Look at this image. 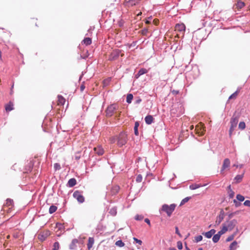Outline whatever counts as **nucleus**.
Instances as JSON below:
<instances>
[{
    "label": "nucleus",
    "instance_id": "obj_1",
    "mask_svg": "<svg viewBox=\"0 0 250 250\" xmlns=\"http://www.w3.org/2000/svg\"><path fill=\"white\" fill-rule=\"evenodd\" d=\"M127 141V134L122 131L117 136V145L119 147H122L125 145Z\"/></svg>",
    "mask_w": 250,
    "mask_h": 250
},
{
    "label": "nucleus",
    "instance_id": "obj_2",
    "mask_svg": "<svg viewBox=\"0 0 250 250\" xmlns=\"http://www.w3.org/2000/svg\"><path fill=\"white\" fill-rule=\"evenodd\" d=\"M175 207L176 205L174 204H172L169 206L167 204H164L161 209H160L159 211L160 213L161 211H164L166 212L168 216L170 217L174 210Z\"/></svg>",
    "mask_w": 250,
    "mask_h": 250
},
{
    "label": "nucleus",
    "instance_id": "obj_3",
    "mask_svg": "<svg viewBox=\"0 0 250 250\" xmlns=\"http://www.w3.org/2000/svg\"><path fill=\"white\" fill-rule=\"evenodd\" d=\"M118 109V105L116 104H111L108 105L105 110L106 116L107 117H111L115 111Z\"/></svg>",
    "mask_w": 250,
    "mask_h": 250
},
{
    "label": "nucleus",
    "instance_id": "obj_4",
    "mask_svg": "<svg viewBox=\"0 0 250 250\" xmlns=\"http://www.w3.org/2000/svg\"><path fill=\"white\" fill-rule=\"evenodd\" d=\"M238 122V117L237 116L233 117L231 118L230 120V126L229 129V135L230 136H231L233 131L234 130V128L236 127L237 124Z\"/></svg>",
    "mask_w": 250,
    "mask_h": 250
},
{
    "label": "nucleus",
    "instance_id": "obj_5",
    "mask_svg": "<svg viewBox=\"0 0 250 250\" xmlns=\"http://www.w3.org/2000/svg\"><path fill=\"white\" fill-rule=\"evenodd\" d=\"M73 196L79 203H83L84 202V197L82 195L81 191L79 190L75 191L73 194Z\"/></svg>",
    "mask_w": 250,
    "mask_h": 250
},
{
    "label": "nucleus",
    "instance_id": "obj_6",
    "mask_svg": "<svg viewBox=\"0 0 250 250\" xmlns=\"http://www.w3.org/2000/svg\"><path fill=\"white\" fill-rule=\"evenodd\" d=\"M121 52L122 50L118 49L113 50L109 56V60L110 61H113L117 59L120 56Z\"/></svg>",
    "mask_w": 250,
    "mask_h": 250
},
{
    "label": "nucleus",
    "instance_id": "obj_7",
    "mask_svg": "<svg viewBox=\"0 0 250 250\" xmlns=\"http://www.w3.org/2000/svg\"><path fill=\"white\" fill-rule=\"evenodd\" d=\"M141 0H125V5L126 7L133 6L138 3Z\"/></svg>",
    "mask_w": 250,
    "mask_h": 250
},
{
    "label": "nucleus",
    "instance_id": "obj_8",
    "mask_svg": "<svg viewBox=\"0 0 250 250\" xmlns=\"http://www.w3.org/2000/svg\"><path fill=\"white\" fill-rule=\"evenodd\" d=\"M237 224V220L236 219H233L230 221H227V225L226 227H228V230L229 229V230H231L234 228Z\"/></svg>",
    "mask_w": 250,
    "mask_h": 250
},
{
    "label": "nucleus",
    "instance_id": "obj_9",
    "mask_svg": "<svg viewBox=\"0 0 250 250\" xmlns=\"http://www.w3.org/2000/svg\"><path fill=\"white\" fill-rule=\"evenodd\" d=\"M94 150L99 156H101L104 153V150L101 146H98L96 147H94Z\"/></svg>",
    "mask_w": 250,
    "mask_h": 250
},
{
    "label": "nucleus",
    "instance_id": "obj_10",
    "mask_svg": "<svg viewBox=\"0 0 250 250\" xmlns=\"http://www.w3.org/2000/svg\"><path fill=\"white\" fill-rule=\"evenodd\" d=\"M224 214L225 212L223 209H222L220 212L219 216H218L216 222L217 223V224H219L223 220L224 217Z\"/></svg>",
    "mask_w": 250,
    "mask_h": 250
},
{
    "label": "nucleus",
    "instance_id": "obj_11",
    "mask_svg": "<svg viewBox=\"0 0 250 250\" xmlns=\"http://www.w3.org/2000/svg\"><path fill=\"white\" fill-rule=\"evenodd\" d=\"M119 189L120 187L118 186L115 185L112 186L110 189L111 194L112 195L116 194L119 191Z\"/></svg>",
    "mask_w": 250,
    "mask_h": 250
},
{
    "label": "nucleus",
    "instance_id": "obj_12",
    "mask_svg": "<svg viewBox=\"0 0 250 250\" xmlns=\"http://www.w3.org/2000/svg\"><path fill=\"white\" fill-rule=\"evenodd\" d=\"M153 116L150 115H147L145 118V122L147 125H151L153 122Z\"/></svg>",
    "mask_w": 250,
    "mask_h": 250
},
{
    "label": "nucleus",
    "instance_id": "obj_13",
    "mask_svg": "<svg viewBox=\"0 0 250 250\" xmlns=\"http://www.w3.org/2000/svg\"><path fill=\"white\" fill-rule=\"evenodd\" d=\"M77 183L76 180L73 178L69 179L67 182V186L69 188H72L74 187L75 185H76Z\"/></svg>",
    "mask_w": 250,
    "mask_h": 250
},
{
    "label": "nucleus",
    "instance_id": "obj_14",
    "mask_svg": "<svg viewBox=\"0 0 250 250\" xmlns=\"http://www.w3.org/2000/svg\"><path fill=\"white\" fill-rule=\"evenodd\" d=\"M230 162L229 159L226 158L224 159L222 167L223 168H227L230 167Z\"/></svg>",
    "mask_w": 250,
    "mask_h": 250
},
{
    "label": "nucleus",
    "instance_id": "obj_15",
    "mask_svg": "<svg viewBox=\"0 0 250 250\" xmlns=\"http://www.w3.org/2000/svg\"><path fill=\"white\" fill-rule=\"evenodd\" d=\"M94 243V239L93 237H89L87 243V249L90 250L93 247Z\"/></svg>",
    "mask_w": 250,
    "mask_h": 250
},
{
    "label": "nucleus",
    "instance_id": "obj_16",
    "mask_svg": "<svg viewBox=\"0 0 250 250\" xmlns=\"http://www.w3.org/2000/svg\"><path fill=\"white\" fill-rule=\"evenodd\" d=\"M176 30L179 31H183L185 30V25L183 23L182 24H177L175 26Z\"/></svg>",
    "mask_w": 250,
    "mask_h": 250
},
{
    "label": "nucleus",
    "instance_id": "obj_17",
    "mask_svg": "<svg viewBox=\"0 0 250 250\" xmlns=\"http://www.w3.org/2000/svg\"><path fill=\"white\" fill-rule=\"evenodd\" d=\"M82 43L86 45H90L92 43V40L89 37L85 38L82 41Z\"/></svg>",
    "mask_w": 250,
    "mask_h": 250
},
{
    "label": "nucleus",
    "instance_id": "obj_18",
    "mask_svg": "<svg viewBox=\"0 0 250 250\" xmlns=\"http://www.w3.org/2000/svg\"><path fill=\"white\" fill-rule=\"evenodd\" d=\"M228 194L229 198H232L234 196L235 193L231 189V186L229 185L228 187Z\"/></svg>",
    "mask_w": 250,
    "mask_h": 250
},
{
    "label": "nucleus",
    "instance_id": "obj_19",
    "mask_svg": "<svg viewBox=\"0 0 250 250\" xmlns=\"http://www.w3.org/2000/svg\"><path fill=\"white\" fill-rule=\"evenodd\" d=\"M13 108V104L11 102L5 105V110L7 112H9L12 110Z\"/></svg>",
    "mask_w": 250,
    "mask_h": 250
},
{
    "label": "nucleus",
    "instance_id": "obj_20",
    "mask_svg": "<svg viewBox=\"0 0 250 250\" xmlns=\"http://www.w3.org/2000/svg\"><path fill=\"white\" fill-rule=\"evenodd\" d=\"M117 207H114L110 209L109 213L111 215H112L113 216H115L117 214Z\"/></svg>",
    "mask_w": 250,
    "mask_h": 250
},
{
    "label": "nucleus",
    "instance_id": "obj_21",
    "mask_svg": "<svg viewBox=\"0 0 250 250\" xmlns=\"http://www.w3.org/2000/svg\"><path fill=\"white\" fill-rule=\"evenodd\" d=\"M58 98L59 104L61 105H63L65 102V99L61 95H58Z\"/></svg>",
    "mask_w": 250,
    "mask_h": 250
},
{
    "label": "nucleus",
    "instance_id": "obj_22",
    "mask_svg": "<svg viewBox=\"0 0 250 250\" xmlns=\"http://www.w3.org/2000/svg\"><path fill=\"white\" fill-rule=\"evenodd\" d=\"M228 230V227H227L226 226H223L221 230L218 232V233L221 236L222 234L225 233Z\"/></svg>",
    "mask_w": 250,
    "mask_h": 250
},
{
    "label": "nucleus",
    "instance_id": "obj_23",
    "mask_svg": "<svg viewBox=\"0 0 250 250\" xmlns=\"http://www.w3.org/2000/svg\"><path fill=\"white\" fill-rule=\"evenodd\" d=\"M221 236L217 233L213 235L212 241L214 243L218 242Z\"/></svg>",
    "mask_w": 250,
    "mask_h": 250
},
{
    "label": "nucleus",
    "instance_id": "obj_24",
    "mask_svg": "<svg viewBox=\"0 0 250 250\" xmlns=\"http://www.w3.org/2000/svg\"><path fill=\"white\" fill-rule=\"evenodd\" d=\"M243 177V174L237 175L235 177L234 180H235L236 183H240L242 181Z\"/></svg>",
    "mask_w": 250,
    "mask_h": 250
},
{
    "label": "nucleus",
    "instance_id": "obj_25",
    "mask_svg": "<svg viewBox=\"0 0 250 250\" xmlns=\"http://www.w3.org/2000/svg\"><path fill=\"white\" fill-rule=\"evenodd\" d=\"M202 186L201 185L194 184H192V185H190L189 188L191 190H194V189H196L197 188H198L201 187Z\"/></svg>",
    "mask_w": 250,
    "mask_h": 250
},
{
    "label": "nucleus",
    "instance_id": "obj_26",
    "mask_svg": "<svg viewBox=\"0 0 250 250\" xmlns=\"http://www.w3.org/2000/svg\"><path fill=\"white\" fill-rule=\"evenodd\" d=\"M57 209V207L54 205H52L50 207L49 209V212L50 214H52L55 212Z\"/></svg>",
    "mask_w": 250,
    "mask_h": 250
},
{
    "label": "nucleus",
    "instance_id": "obj_27",
    "mask_svg": "<svg viewBox=\"0 0 250 250\" xmlns=\"http://www.w3.org/2000/svg\"><path fill=\"white\" fill-rule=\"evenodd\" d=\"M237 245V242L236 241H233L231 243L229 246L230 250H234L236 249V246Z\"/></svg>",
    "mask_w": 250,
    "mask_h": 250
},
{
    "label": "nucleus",
    "instance_id": "obj_28",
    "mask_svg": "<svg viewBox=\"0 0 250 250\" xmlns=\"http://www.w3.org/2000/svg\"><path fill=\"white\" fill-rule=\"evenodd\" d=\"M180 111H179V113H176L177 115V116H179L181 114H182L183 113V112L182 111V105H180ZM171 114H176V112H175V109L174 108H172L171 110Z\"/></svg>",
    "mask_w": 250,
    "mask_h": 250
},
{
    "label": "nucleus",
    "instance_id": "obj_29",
    "mask_svg": "<svg viewBox=\"0 0 250 250\" xmlns=\"http://www.w3.org/2000/svg\"><path fill=\"white\" fill-rule=\"evenodd\" d=\"M133 96L132 94H128L126 97V102L128 104L131 103Z\"/></svg>",
    "mask_w": 250,
    "mask_h": 250
},
{
    "label": "nucleus",
    "instance_id": "obj_30",
    "mask_svg": "<svg viewBox=\"0 0 250 250\" xmlns=\"http://www.w3.org/2000/svg\"><path fill=\"white\" fill-rule=\"evenodd\" d=\"M56 228L58 229V230H62L64 229V227L63 225L60 223H57L56 224Z\"/></svg>",
    "mask_w": 250,
    "mask_h": 250
},
{
    "label": "nucleus",
    "instance_id": "obj_31",
    "mask_svg": "<svg viewBox=\"0 0 250 250\" xmlns=\"http://www.w3.org/2000/svg\"><path fill=\"white\" fill-rule=\"evenodd\" d=\"M244 2L240 0L238 1L236 4L237 7L239 9L242 8L244 6Z\"/></svg>",
    "mask_w": 250,
    "mask_h": 250
},
{
    "label": "nucleus",
    "instance_id": "obj_32",
    "mask_svg": "<svg viewBox=\"0 0 250 250\" xmlns=\"http://www.w3.org/2000/svg\"><path fill=\"white\" fill-rule=\"evenodd\" d=\"M191 198L190 197H187L184 198L181 202L180 205L182 206L184 205L186 203L188 202L189 200Z\"/></svg>",
    "mask_w": 250,
    "mask_h": 250
},
{
    "label": "nucleus",
    "instance_id": "obj_33",
    "mask_svg": "<svg viewBox=\"0 0 250 250\" xmlns=\"http://www.w3.org/2000/svg\"><path fill=\"white\" fill-rule=\"evenodd\" d=\"M109 141L110 143L114 144L116 142L117 143V136H113L110 138Z\"/></svg>",
    "mask_w": 250,
    "mask_h": 250
},
{
    "label": "nucleus",
    "instance_id": "obj_34",
    "mask_svg": "<svg viewBox=\"0 0 250 250\" xmlns=\"http://www.w3.org/2000/svg\"><path fill=\"white\" fill-rule=\"evenodd\" d=\"M147 72L148 71L146 68H142L138 71V72L139 73V74L142 75L143 74L147 73Z\"/></svg>",
    "mask_w": 250,
    "mask_h": 250
},
{
    "label": "nucleus",
    "instance_id": "obj_35",
    "mask_svg": "<svg viewBox=\"0 0 250 250\" xmlns=\"http://www.w3.org/2000/svg\"><path fill=\"white\" fill-rule=\"evenodd\" d=\"M60 249V244L58 242H55L53 244V250H59Z\"/></svg>",
    "mask_w": 250,
    "mask_h": 250
},
{
    "label": "nucleus",
    "instance_id": "obj_36",
    "mask_svg": "<svg viewBox=\"0 0 250 250\" xmlns=\"http://www.w3.org/2000/svg\"><path fill=\"white\" fill-rule=\"evenodd\" d=\"M115 245L119 247H122L125 245L124 243L121 240L116 242Z\"/></svg>",
    "mask_w": 250,
    "mask_h": 250
},
{
    "label": "nucleus",
    "instance_id": "obj_37",
    "mask_svg": "<svg viewBox=\"0 0 250 250\" xmlns=\"http://www.w3.org/2000/svg\"><path fill=\"white\" fill-rule=\"evenodd\" d=\"M236 199L239 202H242L245 200V197L241 194H237Z\"/></svg>",
    "mask_w": 250,
    "mask_h": 250
},
{
    "label": "nucleus",
    "instance_id": "obj_38",
    "mask_svg": "<svg viewBox=\"0 0 250 250\" xmlns=\"http://www.w3.org/2000/svg\"><path fill=\"white\" fill-rule=\"evenodd\" d=\"M239 128L241 129V130H243V129H244L246 127V124L245 123V122H240V123L239 124Z\"/></svg>",
    "mask_w": 250,
    "mask_h": 250
},
{
    "label": "nucleus",
    "instance_id": "obj_39",
    "mask_svg": "<svg viewBox=\"0 0 250 250\" xmlns=\"http://www.w3.org/2000/svg\"><path fill=\"white\" fill-rule=\"evenodd\" d=\"M202 234L204 235L207 238H210L212 236L209 231L206 232H203Z\"/></svg>",
    "mask_w": 250,
    "mask_h": 250
},
{
    "label": "nucleus",
    "instance_id": "obj_40",
    "mask_svg": "<svg viewBox=\"0 0 250 250\" xmlns=\"http://www.w3.org/2000/svg\"><path fill=\"white\" fill-rule=\"evenodd\" d=\"M144 218V216L142 215L137 214L135 216V219L137 221H141Z\"/></svg>",
    "mask_w": 250,
    "mask_h": 250
},
{
    "label": "nucleus",
    "instance_id": "obj_41",
    "mask_svg": "<svg viewBox=\"0 0 250 250\" xmlns=\"http://www.w3.org/2000/svg\"><path fill=\"white\" fill-rule=\"evenodd\" d=\"M202 239H203V236L200 235H198L195 237V241L196 242H199L201 241V240H202Z\"/></svg>",
    "mask_w": 250,
    "mask_h": 250
},
{
    "label": "nucleus",
    "instance_id": "obj_42",
    "mask_svg": "<svg viewBox=\"0 0 250 250\" xmlns=\"http://www.w3.org/2000/svg\"><path fill=\"white\" fill-rule=\"evenodd\" d=\"M177 246L179 250H182L183 249V244L181 241H178L177 243Z\"/></svg>",
    "mask_w": 250,
    "mask_h": 250
},
{
    "label": "nucleus",
    "instance_id": "obj_43",
    "mask_svg": "<svg viewBox=\"0 0 250 250\" xmlns=\"http://www.w3.org/2000/svg\"><path fill=\"white\" fill-rule=\"evenodd\" d=\"M234 234L230 235L228 237V238L226 239V242L231 241L234 239Z\"/></svg>",
    "mask_w": 250,
    "mask_h": 250
},
{
    "label": "nucleus",
    "instance_id": "obj_44",
    "mask_svg": "<svg viewBox=\"0 0 250 250\" xmlns=\"http://www.w3.org/2000/svg\"><path fill=\"white\" fill-rule=\"evenodd\" d=\"M54 167L56 170H60L61 168V166L59 163L54 164Z\"/></svg>",
    "mask_w": 250,
    "mask_h": 250
},
{
    "label": "nucleus",
    "instance_id": "obj_45",
    "mask_svg": "<svg viewBox=\"0 0 250 250\" xmlns=\"http://www.w3.org/2000/svg\"><path fill=\"white\" fill-rule=\"evenodd\" d=\"M13 200L12 199L8 198L6 200V204L8 206H11V205H12L13 204Z\"/></svg>",
    "mask_w": 250,
    "mask_h": 250
},
{
    "label": "nucleus",
    "instance_id": "obj_46",
    "mask_svg": "<svg viewBox=\"0 0 250 250\" xmlns=\"http://www.w3.org/2000/svg\"><path fill=\"white\" fill-rule=\"evenodd\" d=\"M237 200V199L236 200V199H234L233 200V203H234V204L235 205V206L236 208L239 207L241 205V203L239 202H238Z\"/></svg>",
    "mask_w": 250,
    "mask_h": 250
},
{
    "label": "nucleus",
    "instance_id": "obj_47",
    "mask_svg": "<svg viewBox=\"0 0 250 250\" xmlns=\"http://www.w3.org/2000/svg\"><path fill=\"white\" fill-rule=\"evenodd\" d=\"M142 175L141 174H139L138 175H137L136 179V182H141L142 181Z\"/></svg>",
    "mask_w": 250,
    "mask_h": 250
},
{
    "label": "nucleus",
    "instance_id": "obj_48",
    "mask_svg": "<svg viewBox=\"0 0 250 250\" xmlns=\"http://www.w3.org/2000/svg\"><path fill=\"white\" fill-rule=\"evenodd\" d=\"M133 240L135 242H136L137 243L139 244L140 245H141L142 244V241L141 240L138 239L137 238L134 237Z\"/></svg>",
    "mask_w": 250,
    "mask_h": 250
},
{
    "label": "nucleus",
    "instance_id": "obj_49",
    "mask_svg": "<svg viewBox=\"0 0 250 250\" xmlns=\"http://www.w3.org/2000/svg\"><path fill=\"white\" fill-rule=\"evenodd\" d=\"M237 91H235L234 93H233V94H232L229 97V99H232L233 98H235L236 96H237Z\"/></svg>",
    "mask_w": 250,
    "mask_h": 250
},
{
    "label": "nucleus",
    "instance_id": "obj_50",
    "mask_svg": "<svg viewBox=\"0 0 250 250\" xmlns=\"http://www.w3.org/2000/svg\"><path fill=\"white\" fill-rule=\"evenodd\" d=\"M244 205L250 207V200H246L244 203Z\"/></svg>",
    "mask_w": 250,
    "mask_h": 250
},
{
    "label": "nucleus",
    "instance_id": "obj_51",
    "mask_svg": "<svg viewBox=\"0 0 250 250\" xmlns=\"http://www.w3.org/2000/svg\"><path fill=\"white\" fill-rule=\"evenodd\" d=\"M197 133L199 135L202 136L204 134V130L203 129H200V131H197Z\"/></svg>",
    "mask_w": 250,
    "mask_h": 250
},
{
    "label": "nucleus",
    "instance_id": "obj_52",
    "mask_svg": "<svg viewBox=\"0 0 250 250\" xmlns=\"http://www.w3.org/2000/svg\"><path fill=\"white\" fill-rule=\"evenodd\" d=\"M134 134L136 136H138L139 135L138 127H134Z\"/></svg>",
    "mask_w": 250,
    "mask_h": 250
},
{
    "label": "nucleus",
    "instance_id": "obj_53",
    "mask_svg": "<svg viewBox=\"0 0 250 250\" xmlns=\"http://www.w3.org/2000/svg\"><path fill=\"white\" fill-rule=\"evenodd\" d=\"M142 102V99L140 98V97H138L136 100H135V103L136 104H139L141 102Z\"/></svg>",
    "mask_w": 250,
    "mask_h": 250
},
{
    "label": "nucleus",
    "instance_id": "obj_54",
    "mask_svg": "<svg viewBox=\"0 0 250 250\" xmlns=\"http://www.w3.org/2000/svg\"><path fill=\"white\" fill-rule=\"evenodd\" d=\"M141 32L143 35H146L148 32V30L146 28H144L141 31Z\"/></svg>",
    "mask_w": 250,
    "mask_h": 250
},
{
    "label": "nucleus",
    "instance_id": "obj_55",
    "mask_svg": "<svg viewBox=\"0 0 250 250\" xmlns=\"http://www.w3.org/2000/svg\"><path fill=\"white\" fill-rule=\"evenodd\" d=\"M47 237V235L46 236H44L43 235H39V238L42 240V241H43L45 239V238H46Z\"/></svg>",
    "mask_w": 250,
    "mask_h": 250
},
{
    "label": "nucleus",
    "instance_id": "obj_56",
    "mask_svg": "<svg viewBox=\"0 0 250 250\" xmlns=\"http://www.w3.org/2000/svg\"><path fill=\"white\" fill-rule=\"evenodd\" d=\"M171 92L173 95H177L179 93V91L176 90H172Z\"/></svg>",
    "mask_w": 250,
    "mask_h": 250
},
{
    "label": "nucleus",
    "instance_id": "obj_57",
    "mask_svg": "<svg viewBox=\"0 0 250 250\" xmlns=\"http://www.w3.org/2000/svg\"><path fill=\"white\" fill-rule=\"evenodd\" d=\"M175 233L179 236H181V234L179 231L178 228L177 227H175Z\"/></svg>",
    "mask_w": 250,
    "mask_h": 250
},
{
    "label": "nucleus",
    "instance_id": "obj_58",
    "mask_svg": "<svg viewBox=\"0 0 250 250\" xmlns=\"http://www.w3.org/2000/svg\"><path fill=\"white\" fill-rule=\"evenodd\" d=\"M145 222L147 223L148 225L150 226V221L148 218L145 219Z\"/></svg>",
    "mask_w": 250,
    "mask_h": 250
},
{
    "label": "nucleus",
    "instance_id": "obj_59",
    "mask_svg": "<svg viewBox=\"0 0 250 250\" xmlns=\"http://www.w3.org/2000/svg\"><path fill=\"white\" fill-rule=\"evenodd\" d=\"M209 231L213 235V234L214 235L216 230L214 229H211Z\"/></svg>",
    "mask_w": 250,
    "mask_h": 250
},
{
    "label": "nucleus",
    "instance_id": "obj_60",
    "mask_svg": "<svg viewBox=\"0 0 250 250\" xmlns=\"http://www.w3.org/2000/svg\"><path fill=\"white\" fill-rule=\"evenodd\" d=\"M85 88V86L83 84H82L80 86V90L81 91H83Z\"/></svg>",
    "mask_w": 250,
    "mask_h": 250
},
{
    "label": "nucleus",
    "instance_id": "obj_61",
    "mask_svg": "<svg viewBox=\"0 0 250 250\" xmlns=\"http://www.w3.org/2000/svg\"><path fill=\"white\" fill-rule=\"evenodd\" d=\"M235 213H229V219H231L233 216V215H234Z\"/></svg>",
    "mask_w": 250,
    "mask_h": 250
},
{
    "label": "nucleus",
    "instance_id": "obj_62",
    "mask_svg": "<svg viewBox=\"0 0 250 250\" xmlns=\"http://www.w3.org/2000/svg\"><path fill=\"white\" fill-rule=\"evenodd\" d=\"M139 122L138 121H136L135 123L134 127H138L139 126Z\"/></svg>",
    "mask_w": 250,
    "mask_h": 250
},
{
    "label": "nucleus",
    "instance_id": "obj_63",
    "mask_svg": "<svg viewBox=\"0 0 250 250\" xmlns=\"http://www.w3.org/2000/svg\"><path fill=\"white\" fill-rule=\"evenodd\" d=\"M233 166L236 167H239L240 168H242L243 167V165H237L236 164H234Z\"/></svg>",
    "mask_w": 250,
    "mask_h": 250
},
{
    "label": "nucleus",
    "instance_id": "obj_64",
    "mask_svg": "<svg viewBox=\"0 0 250 250\" xmlns=\"http://www.w3.org/2000/svg\"><path fill=\"white\" fill-rule=\"evenodd\" d=\"M141 75L139 74V73L138 72L135 76V77L136 79H138L139 77H140Z\"/></svg>",
    "mask_w": 250,
    "mask_h": 250
}]
</instances>
